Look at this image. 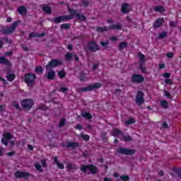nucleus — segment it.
<instances>
[{
    "label": "nucleus",
    "mask_w": 181,
    "mask_h": 181,
    "mask_svg": "<svg viewBox=\"0 0 181 181\" xmlns=\"http://www.w3.org/2000/svg\"><path fill=\"white\" fill-rule=\"evenodd\" d=\"M122 26L119 23L117 24H113L109 28L107 27H99L97 28V30L98 32H107V30H110V29H117V30H119L121 29Z\"/></svg>",
    "instance_id": "obj_4"
},
{
    "label": "nucleus",
    "mask_w": 181,
    "mask_h": 181,
    "mask_svg": "<svg viewBox=\"0 0 181 181\" xmlns=\"http://www.w3.org/2000/svg\"><path fill=\"white\" fill-rule=\"evenodd\" d=\"M70 13H71V15H70L69 16H72L73 18H74V15H75L76 19H79V21H86V16L81 14L76 13V11H70Z\"/></svg>",
    "instance_id": "obj_15"
},
{
    "label": "nucleus",
    "mask_w": 181,
    "mask_h": 181,
    "mask_svg": "<svg viewBox=\"0 0 181 181\" xmlns=\"http://www.w3.org/2000/svg\"><path fill=\"white\" fill-rule=\"evenodd\" d=\"M45 35V33H42L41 34H37L36 33H31L30 35H29V37H42V36Z\"/></svg>",
    "instance_id": "obj_21"
},
{
    "label": "nucleus",
    "mask_w": 181,
    "mask_h": 181,
    "mask_svg": "<svg viewBox=\"0 0 181 181\" xmlns=\"http://www.w3.org/2000/svg\"><path fill=\"white\" fill-rule=\"evenodd\" d=\"M80 78L81 81H87L88 80V75L87 74H81Z\"/></svg>",
    "instance_id": "obj_24"
},
{
    "label": "nucleus",
    "mask_w": 181,
    "mask_h": 181,
    "mask_svg": "<svg viewBox=\"0 0 181 181\" xmlns=\"http://www.w3.org/2000/svg\"><path fill=\"white\" fill-rule=\"evenodd\" d=\"M21 23L20 21H17L15 23H13L11 28H7L5 30H3V33L5 35H9L12 33V32H14L16 29V27Z\"/></svg>",
    "instance_id": "obj_5"
},
{
    "label": "nucleus",
    "mask_w": 181,
    "mask_h": 181,
    "mask_svg": "<svg viewBox=\"0 0 181 181\" xmlns=\"http://www.w3.org/2000/svg\"><path fill=\"white\" fill-rule=\"evenodd\" d=\"M75 128L76 129H81V128H82L81 124H77Z\"/></svg>",
    "instance_id": "obj_59"
},
{
    "label": "nucleus",
    "mask_w": 181,
    "mask_h": 181,
    "mask_svg": "<svg viewBox=\"0 0 181 181\" xmlns=\"http://www.w3.org/2000/svg\"><path fill=\"white\" fill-rule=\"evenodd\" d=\"M41 163H42L43 168H46V160H42Z\"/></svg>",
    "instance_id": "obj_53"
},
{
    "label": "nucleus",
    "mask_w": 181,
    "mask_h": 181,
    "mask_svg": "<svg viewBox=\"0 0 181 181\" xmlns=\"http://www.w3.org/2000/svg\"><path fill=\"white\" fill-rule=\"evenodd\" d=\"M100 45L103 46V47H105V48H107V47L109 45V42H100Z\"/></svg>",
    "instance_id": "obj_48"
},
{
    "label": "nucleus",
    "mask_w": 181,
    "mask_h": 181,
    "mask_svg": "<svg viewBox=\"0 0 181 181\" xmlns=\"http://www.w3.org/2000/svg\"><path fill=\"white\" fill-rule=\"evenodd\" d=\"M36 80V75L34 74H28L25 75V81L28 87H32L35 84Z\"/></svg>",
    "instance_id": "obj_2"
},
{
    "label": "nucleus",
    "mask_w": 181,
    "mask_h": 181,
    "mask_svg": "<svg viewBox=\"0 0 181 181\" xmlns=\"http://www.w3.org/2000/svg\"><path fill=\"white\" fill-rule=\"evenodd\" d=\"M120 179L124 181H128L129 180V177L128 175H122L120 177Z\"/></svg>",
    "instance_id": "obj_39"
},
{
    "label": "nucleus",
    "mask_w": 181,
    "mask_h": 181,
    "mask_svg": "<svg viewBox=\"0 0 181 181\" xmlns=\"http://www.w3.org/2000/svg\"><path fill=\"white\" fill-rule=\"evenodd\" d=\"M139 59L140 60V63H145V55L141 53L139 54Z\"/></svg>",
    "instance_id": "obj_28"
},
{
    "label": "nucleus",
    "mask_w": 181,
    "mask_h": 181,
    "mask_svg": "<svg viewBox=\"0 0 181 181\" xmlns=\"http://www.w3.org/2000/svg\"><path fill=\"white\" fill-rule=\"evenodd\" d=\"M55 76H56V73L54 72V71L52 70L48 71L47 75V78H48L49 80H53Z\"/></svg>",
    "instance_id": "obj_19"
},
{
    "label": "nucleus",
    "mask_w": 181,
    "mask_h": 181,
    "mask_svg": "<svg viewBox=\"0 0 181 181\" xmlns=\"http://www.w3.org/2000/svg\"><path fill=\"white\" fill-rule=\"evenodd\" d=\"M14 175L17 179H21V177H29V176H30L29 173L22 171H16Z\"/></svg>",
    "instance_id": "obj_13"
},
{
    "label": "nucleus",
    "mask_w": 181,
    "mask_h": 181,
    "mask_svg": "<svg viewBox=\"0 0 181 181\" xmlns=\"http://www.w3.org/2000/svg\"><path fill=\"white\" fill-rule=\"evenodd\" d=\"M163 23V18H159L153 23L154 28H160Z\"/></svg>",
    "instance_id": "obj_18"
},
{
    "label": "nucleus",
    "mask_w": 181,
    "mask_h": 181,
    "mask_svg": "<svg viewBox=\"0 0 181 181\" xmlns=\"http://www.w3.org/2000/svg\"><path fill=\"white\" fill-rule=\"evenodd\" d=\"M154 11L156 12H165V8H163V6H157L156 7H154Z\"/></svg>",
    "instance_id": "obj_22"
},
{
    "label": "nucleus",
    "mask_w": 181,
    "mask_h": 181,
    "mask_svg": "<svg viewBox=\"0 0 181 181\" xmlns=\"http://www.w3.org/2000/svg\"><path fill=\"white\" fill-rule=\"evenodd\" d=\"M54 162L56 163V165L59 164V159L57 157L54 158Z\"/></svg>",
    "instance_id": "obj_55"
},
{
    "label": "nucleus",
    "mask_w": 181,
    "mask_h": 181,
    "mask_svg": "<svg viewBox=\"0 0 181 181\" xmlns=\"http://www.w3.org/2000/svg\"><path fill=\"white\" fill-rule=\"evenodd\" d=\"M0 64H6L7 66L11 65V62H9V60H8L6 58L4 57H0Z\"/></svg>",
    "instance_id": "obj_20"
},
{
    "label": "nucleus",
    "mask_w": 181,
    "mask_h": 181,
    "mask_svg": "<svg viewBox=\"0 0 181 181\" xmlns=\"http://www.w3.org/2000/svg\"><path fill=\"white\" fill-rule=\"evenodd\" d=\"M35 167L37 169V170H38V172H42V165H40V164H39V163H36L35 165Z\"/></svg>",
    "instance_id": "obj_33"
},
{
    "label": "nucleus",
    "mask_w": 181,
    "mask_h": 181,
    "mask_svg": "<svg viewBox=\"0 0 181 181\" xmlns=\"http://www.w3.org/2000/svg\"><path fill=\"white\" fill-rule=\"evenodd\" d=\"M66 124V119H61V121L59 122V127H64Z\"/></svg>",
    "instance_id": "obj_42"
},
{
    "label": "nucleus",
    "mask_w": 181,
    "mask_h": 181,
    "mask_svg": "<svg viewBox=\"0 0 181 181\" xmlns=\"http://www.w3.org/2000/svg\"><path fill=\"white\" fill-rule=\"evenodd\" d=\"M61 28L62 29H70V25L69 24H62V25H61Z\"/></svg>",
    "instance_id": "obj_40"
},
{
    "label": "nucleus",
    "mask_w": 181,
    "mask_h": 181,
    "mask_svg": "<svg viewBox=\"0 0 181 181\" xmlns=\"http://www.w3.org/2000/svg\"><path fill=\"white\" fill-rule=\"evenodd\" d=\"M57 165V167L59 168V169H64V165L60 163H59Z\"/></svg>",
    "instance_id": "obj_50"
},
{
    "label": "nucleus",
    "mask_w": 181,
    "mask_h": 181,
    "mask_svg": "<svg viewBox=\"0 0 181 181\" xmlns=\"http://www.w3.org/2000/svg\"><path fill=\"white\" fill-rule=\"evenodd\" d=\"M159 68H160V69H165V64H159Z\"/></svg>",
    "instance_id": "obj_62"
},
{
    "label": "nucleus",
    "mask_w": 181,
    "mask_h": 181,
    "mask_svg": "<svg viewBox=\"0 0 181 181\" xmlns=\"http://www.w3.org/2000/svg\"><path fill=\"white\" fill-rule=\"evenodd\" d=\"M166 56L168 59H172V57H173V52H168Z\"/></svg>",
    "instance_id": "obj_49"
},
{
    "label": "nucleus",
    "mask_w": 181,
    "mask_h": 181,
    "mask_svg": "<svg viewBox=\"0 0 181 181\" xmlns=\"http://www.w3.org/2000/svg\"><path fill=\"white\" fill-rule=\"evenodd\" d=\"M59 76L60 78H64V77H66V72H64L63 71H60L59 72Z\"/></svg>",
    "instance_id": "obj_36"
},
{
    "label": "nucleus",
    "mask_w": 181,
    "mask_h": 181,
    "mask_svg": "<svg viewBox=\"0 0 181 181\" xmlns=\"http://www.w3.org/2000/svg\"><path fill=\"white\" fill-rule=\"evenodd\" d=\"M70 19H73V16H62L55 18L54 22L56 23H60V22H65V21H69Z\"/></svg>",
    "instance_id": "obj_10"
},
{
    "label": "nucleus",
    "mask_w": 181,
    "mask_h": 181,
    "mask_svg": "<svg viewBox=\"0 0 181 181\" xmlns=\"http://www.w3.org/2000/svg\"><path fill=\"white\" fill-rule=\"evenodd\" d=\"M163 77H165V78H169V77H170V74L169 73H165L163 74Z\"/></svg>",
    "instance_id": "obj_52"
},
{
    "label": "nucleus",
    "mask_w": 181,
    "mask_h": 181,
    "mask_svg": "<svg viewBox=\"0 0 181 181\" xmlns=\"http://www.w3.org/2000/svg\"><path fill=\"white\" fill-rule=\"evenodd\" d=\"M81 172L83 173H97V168L95 166L90 165H82L81 167Z\"/></svg>",
    "instance_id": "obj_1"
},
{
    "label": "nucleus",
    "mask_w": 181,
    "mask_h": 181,
    "mask_svg": "<svg viewBox=\"0 0 181 181\" xmlns=\"http://www.w3.org/2000/svg\"><path fill=\"white\" fill-rule=\"evenodd\" d=\"M34 103L30 99H25L21 101V105L25 108V110H30Z\"/></svg>",
    "instance_id": "obj_7"
},
{
    "label": "nucleus",
    "mask_w": 181,
    "mask_h": 181,
    "mask_svg": "<svg viewBox=\"0 0 181 181\" xmlns=\"http://www.w3.org/2000/svg\"><path fill=\"white\" fill-rule=\"evenodd\" d=\"M170 26H173V28H175V26H176V23L173 21H170Z\"/></svg>",
    "instance_id": "obj_54"
},
{
    "label": "nucleus",
    "mask_w": 181,
    "mask_h": 181,
    "mask_svg": "<svg viewBox=\"0 0 181 181\" xmlns=\"http://www.w3.org/2000/svg\"><path fill=\"white\" fill-rule=\"evenodd\" d=\"M6 110L5 105H0V113L2 114Z\"/></svg>",
    "instance_id": "obj_47"
},
{
    "label": "nucleus",
    "mask_w": 181,
    "mask_h": 181,
    "mask_svg": "<svg viewBox=\"0 0 181 181\" xmlns=\"http://www.w3.org/2000/svg\"><path fill=\"white\" fill-rule=\"evenodd\" d=\"M59 91H61V93H66V91H69V88H60Z\"/></svg>",
    "instance_id": "obj_46"
},
{
    "label": "nucleus",
    "mask_w": 181,
    "mask_h": 181,
    "mask_svg": "<svg viewBox=\"0 0 181 181\" xmlns=\"http://www.w3.org/2000/svg\"><path fill=\"white\" fill-rule=\"evenodd\" d=\"M93 69V70H97L98 69V64H94Z\"/></svg>",
    "instance_id": "obj_56"
},
{
    "label": "nucleus",
    "mask_w": 181,
    "mask_h": 181,
    "mask_svg": "<svg viewBox=\"0 0 181 181\" xmlns=\"http://www.w3.org/2000/svg\"><path fill=\"white\" fill-rule=\"evenodd\" d=\"M82 117H83V118H87V119H91V118H93V116L88 112L82 113Z\"/></svg>",
    "instance_id": "obj_27"
},
{
    "label": "nucleus",
    "mask_w": 181,
    "mask_h": 181,
    "mask_svg": "<svg viewBox=\"0 0 181 181\" xmlns=\"http://www.w3.org/2000/svg\"><path fill=\"white\" fill-rule=\"evenodd\" d=\"M6 56H12V52H6Z\"/></svg>",
    "instance_id": "obj_63"
},
{
    "label": "nucleus",
    "mask_w": 181,
    "mask_h": 181,
    "mask_svg": "<svg viewBox=\"0 0 181 181\" xmlns=\"http://www.w3.org/2000/svg\"><path fill=\"white\" fill-rule=\"evenodd\" d=\"M129 4H124L122 6V12L123 13H127V12H129Z\"/></svg>",
    "instance_id": "obj_17"
},
{
    "label": "nucleus",
    "mask_w": 181,
    "mask_h": 181,
    "mask_svg": "<svg viewBox=\"0 0 181 181\" xmlns=\"http://www.w3.org/2000/svg\"><path fill=\"white\" fill-rule=\"evenodd\" d=\"M164 94H165V97H168V98L170 97V93L168 91H165Z\"/></svg>",
    "instance_id": "obj_57"
},
{
    "label": "nucleus",
    "mask_w": 181,
    "mask_h": 181,
    "mask_svg": "<svg viewBox=\"0 0 181 181\" xmlns=\"http://www.w3.org/2000/svg\"><path fill=\"white\" fill-rule=\"evenodd\" d=\"M101 87L100 83H96L94 84L89 85L85 88H81L79 89V91H91V90H95Z\"/></svg>",
    "instance_id": "obj_6"
},
{
    "label": "nucleus",
    "mask_w": 181,
    "mask_h": 181,
    "mask_svg": "<svg viewBox=\"0 0 181 181\" xmlns=\"http://www.w3.org/2000/svg\"><path fill=\"white\" fill-rule=\"evenodd\" d=\"M104 181H112L110 178H104Z\"/></svg>",
    "instance_id": "obj_64"
},
{
    "label": "nucleus",
    "mask_w": 181,
    "mask_h": 181,
    "mask_svg": "<svg viewBox=\"0 0 181 181\" xmlns=\"http://www.w3.org/2000/svg\"><path fill=\"white\" fill-rule=\"evenodd\" d=\"M110 40L115 42V40H117V37H110Z\"/></svg>",
    "instance_id": "obj_61"
},
{
    "label": "nucleus",
    "mask_w": 181,
    "mask_h": 181,
    "mask_svg": "<svg viewBox=\"0 0 181 181\" xmlns=\"http://www.w3.org/2000/svg\"><path fill=\"white\" fill-rule=\"evenodd\" d=\"M111 134L112 135V136H123V133L122 132H121V130L117 129H114L112 130V132H111Z\"/></svg>",
    "instance_id": "obj_16"
},
{
    "label": "nucleus",
    "mask_w": 181,
    "mask_h": 181,
    "mask_svg": "<svg viewBox=\"0 0 181 181\" xmlns=\"http://www.w3.org/2000/svg\"><path fill=\"white\" fill-rule=\"evenodd\" d=\"M63 64V61L60 59H52L46 66L47 70H52L54 67H57Z\"/></svg>",
    "instance_id": "obj_3"
},
{
    "label": "nucleus",
    "mask_w": 181,
    "mask_h": 181,
    "mask_svg": "<svg viewBox=\"0 0 181 181\" xmlns=\"http://www.w3.org/2000/svg\"><path fill=\"white\" fill-rule=\"evenodd\" d=\"M165 84H170V86H172L173 84L172 79H169V78L165 79Z\"/></svg>",
    "instance_id": "obj_43"
},
{
    "label": "nucleus",
    "mask_w": 181,
    "mask_h": 181,
    "mask_svg": "<svg viewBox=\"0 0 181 181\" xmlns=\"http://www.w3.org/2000/svg\"><path fill=\"white\" fill-rule=\"evenodd\" d=\"M162 128H168V123L163 122L162 124Z\"/></svg>",
    "instance_id": "obj_58"
},
{
    "label": "nucleus",
    "mask_w": 181,
    "mask_h": 181,
    "mask_svg": "<svg viewBox=\"0 0 181 181\" xmlns=\"http://www.w3.org/2000/svg\"><path fill=\"white\" fill-rule=\"evenodd\" d=\"M73 56L74 54L71 53H66V54L65 55V57L67 60H71V59H73Z\"/></svg>",
    "instance_id": "obj_35"
},
{
    "label": "nucleus",
    "mask_w": 181,
    "mask_h": 181,
    "mask_svg": "<svg viewBox=\"0 0 181 181\" xmlns=\"http://www.w3.org/2000/svg\"><path fill=\"white\" fill-rule=\"evenodd\" d=\"M122 138L124 139V141H132V138L130 136H125L123 134V136H122Z\"/></svg>",
    "instance_id": "obj_41"
},
{
    "label": "nucleus",
    "mask_w": 181,
    "mask_h": 181,
    "mask_svg": "<svg viewBox=\"0 0 181 181\" xmlns=\"http://www.w3.org/2000/svg\"><path fill=\"white\" fill-rule=\"evenodd\" d=\"M67 169H77V168L76 167V165L73 164V163H69L66 165Z\"/></svg>",
    "instance_id": "obj_32"
},
{
    "label": "nucleus",
    "mask_w": 181,
    "mask_h": 181,
    "mask_svg": "<svg viewBox=\"0 0 181 181\" xmlns=\"http://www.w3.org/2000/svg\"><path fill=\"white\" fill-rule=\"evenodd\" d=\"M3 136L4 138L1 139V143L3 145H8V141H9V139H12L13 136L12 134H11L10 132H4L3 134Z\"/></svg>",
    "instance_id": "obj_8"
},
{
    "label": "nucleus",
    "mask_w": 181,
    "mask_h": 181,
    "mask_svg": "<svg viewBox=\"0 0 181 181\" xmlns=\"http://www.w3.org/2000/svg\"><path fill=\"white\" fill-rule=\"evenodd\" d=\"M88 49L92 50V52H97V50H98V45L94 42H90L88 44Z\"/></svg>",
    "instance_id": "obj_14"
},
{
    "label": "nucleus",
    "mask_w": 181,
    "mask_h": 181,
    "mask_svg": "<svg viewBox=\"0 0 181 181\" xmlns=\"http://www.w3.org/2000/svg\"><path fill=\"white\" fill-rule=\"evenodd\" d=\"M117 152L119 153H122L123 155H134L135 153V150L119 148L117 149Z\"/></svg>",
    "instance_id": "obj_11"
},
{
    "label": "nucleus",
    "mask_w": 181,
    "mask_h": 181,
    "mask_svg": "<svg viewBox=\"0 0 181 181\" xmlns=\"http://www.w3.org/2000/svg\"><path fill=\"white\" fill-rule=\"evenodd\" d=\"M35 71L36 73H42L43 71V69L42 68V66H38L35 68Z\"/></svg>",
    "instance_id": "obj_44"
},
{
    "label": "nucleus",
    "mask_w": 181,
    "mask_h": 181,
    "mask_svg": "<svg viewBox=\"0 0 181 181\" xmlns=\"http://www.w3.org/2000/svg\"><path fill=\"white\" fill-rule=\"evenodd\" d=\"M18 13H20V15H23L25 13H26L27 10H26V7L25 6H21L20 8H18Z\"/></svg>",
    "instance_id": "obj_23"
},
{
    "label": "nucleus",
    "mask_w": 181,
    "mask_h": 181,
    "mask_svg": "<svg viewBox=\"0 0 181 181\" xmlns=\"http://www.w3.org/2000/svg\"><path fill=\"white\" fill-rule=\"evenodd\" d=\"M132 124H135V119L134 118H130L126 121V125H132Z\"/></svg>",
    "instance_id": "obj_29"
},
{
    "label": "nucleus",
    "mask_w": 181,
    "mask_h": 181,
    "mask_svg": "<svg viewBox=\"0 0 181 181\" xmlns=\"http://www.w3.org/2000/svg\"><path fill=\"white\" fill-rule=\"evenodd\" d=\"M161 105L163 107V108H168V103L165 100L161 101Z\"/></svg>",
    "instance_id": "obj_38"
},
{
    "label": "nucleus",
    "mask_w": 181,
    "mask_h": 181,
    "mask_svg": "<svg viewBox=\"0 0 181 181\" xmlns=\"http://www.w3.org/2000/svg\"><path fill=\"white\" fill-rule=\"evenodd\" d=\"M38 110H44V111H46V110H47V107L45 106L44 105H40L38 106Z\"/></svg>",
    "instance_id": "obj_45"
},
{
    "label": "nucleus",
    "mask_w": 181,
    "mask_h": 181,
    "mask_svg": "<svg viewBox=\"0 0 181 181\" xmlns=\"http://www.w3.org/2000/svg\"><path fill=\"white\" fill-rule=\"evenodd\" d=\"M14 107L15 108H16V110H18L19 108V104L16 103H14Z\"/></svg>",
    "instance_id": "obj_60"
},
{
    "label": "nucleus",
    "mask_w": 181,
    "mask_h": 181,
    "mask_svg": "<svg viewBox=\"0 0 181 181\" xmlns=\"http://www.w3.org/2000/svg\"><path fill=\"white\" fill-rule=\"evenodd\" d=\"M7 80H8V81H13V80H15V74L7 75Z\"/></svg>",
    "instance_id": "obj_30"
},
{
    "label": "nucleus",
    "mask_w": 181,
    "mask_h": 181,
    "mask_svg": "<svg viewBox=\"0 0 181 181\" xmlns=\"http://www.w3.org/2000/svg\"><path fill=\"white\" fill-rule=\"evenodd\" d=\"M42 8V11H44V12H46V13H50L52 12L50 7L47 6H43Z\"/></svg>",
    "instance_id": "obj_26"
},
{
    "label": "nucleus",
    "mask_w": 181,
    "mask_h": 181,
    "mask_svg": "<svg viewBox=\"0 0 181 181\" xmlns=\"http://www.w3.org/2000/svg\"><path fill=\"white\" fill-rule=\"evenodd\" d=\"M4 152H5V149H4V148H0V156H4Z\"/></svg>",
    "instance_id": "obj_51"
},
{
    "label": "nucleus",
    "mask_w": 181,
    "mask_h": 181,
    "mask_svg": "<svg viewBox=\"0 0 181 181\" xmlns=\"http://www.w3.org/2000/svg\"><path fill=\"white\" fill-rule=\"evenodd\" d=\"M81 138L83 141H88V139H90V136H88L87 134H83V135L81 136Z\"/></svg>",
    "instance_id": "obj_34"
},
{
    "label": "nucleus",
    "mask_w": 181,
    "mask_h": 181,
    "mask_svg": "<svg viewBox=\"0 0 181 181\" xmlns=\"http://www.w3.org/2000/svg\"><path fill=\"white\" fill-rule=\"evenodd\" d=\"M136 103L138 105H142V104L145 103V100L144 99V92L138 91L136 97Z\"/></svg>",
    "instance_id": "obj_9"
},
{
    "label": "nucleus",
    "mask_w": 181,
    "mask_h": 181,
    "mask_svg": "<svg viewBox=\"0 0 181 181\" xmlns=\"http://www.w3.org/2000/svg\"><path fill=\"white\" fill-rule=\"evenodd\" d=\"M68 148H78V144L76 142H71L67 144Z\"/></svg>",
    "instance_id": "obj_25"
},
{
    "label": "nucleus",
    "mask_w": 181,
    "mask_h": 181,
    "mask_svg": "<svg viewBox=\"0 0 181 181\" xmlns=\"http://www.w3.org/2000/svg\"><path fill=\"white\" fill-rule=\"evenodd\" d=\"M127 46H128V44L127 42H121L119 45V49L122 50V49H125V47H127Z\"/></svg>",
    "instance_id": "obj_31"
},
{
    "label": "nucleus",
    "mask_w": 181,
    "mask_h": 181,
    "mask_svg": "<svg viewBox=\"0 0 181 181\" xmlns=\"http://www.w3.org/2000/svg\"><path fill=\"white\" fill-rule=\"evenodd\" d=\"M144 80V78L142 75L134 74L132 76V81H133V83H142Z\"/></svg>",
    "instance_id": "obj_12"
},
{
    "label": "nucleus",
    "mask_w": 181,
    "mask_h": 181,
    "mask_svg": "<svg viewBox=\"0 0 181 181\" xmlns=\"http://www.w3.org/2000/svg\"><path fill=\"white\" fill-rule=\"evenodd\" d=\"M167 33L165 32H162L159 34L158 39H163V37H166Z\"/></svg>",
    "instance_id": "obj_37"
}]
</instances>
